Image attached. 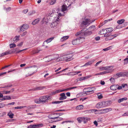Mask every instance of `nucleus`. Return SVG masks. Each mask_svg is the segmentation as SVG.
Returning <instances> with one entry per match:
<instances>
[{
	"mask_svg": "<svg viewBox=\"0 0 128 128\" xmlns=\"http://www.w3.org/2000/svg\"><path fill=\"white\" fill-rule=\"evenodd\" d=\"M64 55V60L66 62L69 61L73 59V58H72L73 55L72 54H70Z\"/></svg>",
	"mask_w": 128,
	"mask_h": 128,
	"instance_id": "7",
	"label": "nucleus"
},
{
	"mask_svg": "<svg viewBox=\"0 0 128 128\" xmlns=\"http://www.w3.org/2000/svg\"><path fill=\"white\" fill-rule=\"evenodd\" d=\"M93 88H87L85 89L86 90L85 93L87 94H92L94 92Z\"/></svg>",
	"mask_w": 128,
	"mask_h": 128,
	"instance_id": "9",
	"label": "nucleus"
},
{
	"mask_svg": "<svg viewBox=\"0 0 128 128\" xmlns=\"http://www.w3.org/2000/svg\"><path fill=\"white\" fill-rule=\"evenodd\" d=\"M43 88V87L41 86L38 87L33 89L32 90H41Z\"/></svg>",
	"mask_w": 128,
	"mask_h": 128,
	"instance_id": "37",
	"label": "nucleus"
},
{
	"mask_svg": "<svg viewBox=\"0 0 128 128\" xmlns=\"http://www.w3.org/2000/svg\"><path fill=\"white\" fill-rule=\"evenodd\" d=\"M97 95L98 99H101L102 98V96L100 94H97Z\"/></svg>",
	"mask_w": 128,
	"mask_h": 128,
	"instance_id": "51",
	"label": "nucleus"
},
{
	"mask_svg": "<svg viewBox=\"0 0 128 128\" xmlns=\"http://www.w3.org/2000/svg\"><path fill=\"white\" fill-rule=\"evenodd\" d=\"M62 10L60 12L61 13L59 12V8H56L55 9L56 11L57 12L58 17L61 16H64V14L65 13V11H66L67 10V6L66 5H63L62 6Z\"/></svg>",
	"mask_w": 128,
	"mask_h": 128,
	"instance_id": "2",
	"label": "nucleus"
},
{
	"mask_svg": "<svg viewBox=\"0 0 128 128\" xmlns=\"http://www.w3.org/2000/svg\"><path fill=\"white\" fill-rule=\"evenodd\" d=\"M122 88H125V90H128V85L127 84H123L122 85Z\"/></svg>",
	"mask_w": 128,
	"mask_h": 128,
	"instance_id": "29",
	"label": "nucleus"
},
{
	"mask_svg": "<svg viewBox=\"0 0 128 128\" xmlns=\"http://www.w3.org/2000/svg\"><path fill=\"white\" fill-rule=\"evenodd\" d=\"M20 36L19 35L16 36L13 38V40L14 42H16L18 41L19 40Z\"/></svg>",
	"mask_w": 128,
	"mask_h": 128,
	"instance_id": "26",
	"label": "nucleus"
},
{
	"mask_svg": "<svg viewBox=\"0 0 128 128\" xmlns=\"http://www.w3.org/2000/svg\"><path fill=\"white\" fill-rule=\"evenodd\" d=\"M112 110V108H108L104 109L102 110L101 111L102 112L101 113H105L111 111Z\"/></svg>",
	"mask_w": 128,
	"mask_h": 128,
	"instance_id": "13",
	"label": "nucleus"
},
{
	"mask_svg": "<svg viewBox=\"0 0 128 128\" xmlns=\"http://www.w3.org/2000/svg\"><path fill=\"white\" fill-rule=\"evenodd\" d=\"M102 103L103 107L109 105L110 102L108 101L102 102Z\"/></svg>",
	"mask_w": 128,
	"mask_h": 128,
	"instance_id": "21",
	"label": "nucleus"
},
{
	"mask_svg": "<svg viewBox=\"0 0 128 128\" xmlns=\"http://www.w3.org/2000/svg\"><path fill=\"white\" fill-rule=\"evenodd\" d=\"M40 20V18L35 19L32 22V24L34 25L37 24L39 22Z\"/></svg>",
	"mask_w": 128,
	"mask_h": 128,
	"instance_id": "19",
	"label": "nucleus"
},
{
	"mask_svg": "<svg viewBox=\"0 0 128 128\" xmlns=\"http://www.w3.org/2000/svg\"><path fill=\"white\" fill-rule=\"evenodd\" d=\"M10 91L8 90H4L2 92L3 94H7L10 93Z\"/></svg>",
	"mask_w": 128,
	"mask_h": 128,
	"instance_id": "48",
	"label": "nucleus"
},
{
	"mask_svg": "<svg viewBox=\"0 0 128 128\" xmlns=\"http://www.w3.org/2000/svg\"><path fill=\"white\" fill-rule=\"evenodd\" d=\"M50 98V96L46 95L41 96L40 98L38 100L42 103H44Z\"/></svg>",
	"mask_w": 128,
	"mask_h": 128,
	"instance_id": "5",
	"label": "nucleus"
},
{
	"mask_svg": "<svg viewBox=\"0 0 128 128\" xmlns=\"http://www.w3.org/2000/svg\"><path fill=\"white\" fill-rule=\"evenodd\" d=\"M27 33V32L26 31H25L21 35L22 36H25L26 34Z\"/></svg>",
	"mask_w": 128,
	"mask_h": 128,
	"instance_id": "60",
	"label": "nucleus"
},
{
	"mask_svg": "<svg viewBox=\"0 0 128 128\" xmlns=\"http://www.w3.org/2000/svg\"><path fill=\"white\" fill-rule=\"evenodd\" d=\"M96 59H94L91 60L89 61L86 63L83 66H86L90 65L92 64L96 60Z\"/></svg>",
	"mask_w": 128,
	"mask_h": 128,
	"instance_id": "16",
	"label": "nucleus"
},
{
	"mask_svg": "<svg viewBox=\"0 0 128 128\" xmlns=\"http://www.w3.org/2000/svg\"><path fill=\"white\" fill-rule=\"evenodd\" d=\"M76 87H71L69 88H67L63 90H56L55 91H54L53 92H52V95H54V94H56L58 93L59 92H64V91H66L68 90H71L72 89H73L74 88H76Z\"/></svg>",
	"mask_w": 128,
	"mask_h": 128,
	"instance_id": "6",
	"label": "nucleus"
},
{
	"mask_svg": "<svg viewBox=\"0 0 128 128\" xmlns=\"http://www.w3.org/2000/svg\"><path fill=\"white\" fill-rule=\"evenodd\" d=\"M64 60V55L62 56H60L57 58L56 60V61L60 62Z\"/></svg>",
	"mask_w": 128,
	"mask_h": 128,
	"instance_id": "22",
	"label": "nucleus"
},
{
	"mask_svg": "<svg viewBox=\"0 0 128 128\" xmlns=\"http://www.w3.org/2000/svg\"><path fill=\"white\" fill-rule=\"evenodd\" d=\"M36 13V11L34 10H32L29 12L28 13V14L29 16L32 15Z\"/></svg>",
	"mask_w": 128,
	"mask_h": 128,
	"instance_id": "44",
	"label": "nucleus"
},
{
	"mask_svg": "<svg viewBox=\"0 0 128 128\" xmlns=\"http://www.w3.org/2000/svg\"><path fill=\"white\" fill-rule=\"evenodd\" d=\"M117 86H118V85H112L110 86V88L112 90H116L117 89Z\"/></svg>",
	"mask_w": 128,
	"mask_h": 128,
	"instance_id": "30",
	"label": "nucleus"
},
{
	"mask_svg": "<svg viewBox=\"0 0 128 128\" xmlns=\"http://www.w3.org/2000/svg\"><path fill=\"white\" fill-rule=\"evenodd\" d=\"M97 108H100L103 107L102 102H100L97 103L96 106Z\"/></svg>",
	"mask_w": 128,
	"mask_h": 128,
	"instance_id": "20",
	"label": "nucleus"
},
{
	"mask_svg": "<svg viewBox=\"0 0 128 128\" xmlns=\"http://www.w3.org/2000/svg\"><path fill=\"white\" fill-rule=\"evenodd\" d=\"M56 118L57 119V120L55 121L56 122V121H59L62 120L63 119L62 118H58V117Z\"/></svg>",
	"mask_w": 128,
	"mask_h": 128,
	"instance_id": "62",
	"label": "nucleus"
},
{
	"mask_svg": "<svg viewBox=\"0 0 128 128\" xmlns=\"http://www.w3.org/2000/svg\"><path fill=\"white\" fill-rule=\"evenodd\" d=\"M125 72H120L117 73L116 74V75L118 77L122 76L124 77L125 76Z\"/></svg>",
	"mask_w": 128,
	"mask_h": 128,
	"instance_id": "17",
	"label": "nucleus"
},
{
	"mask_svg": "<svg viewBox=\"0 0 128 128\" xmlns=\"http://www.w3.org/2000/svg\"><path fill=\"white\" fill-rule=\"evenodd\" d=\"M128 24V22H125L122 25V26H120V25H118L116 27V29H119L123 27L124 26H126L127 24Z\"/></svg>",
	"mask_w": 128,
	"mask_h": 128,
	"instance_id": "24",
	"label": "nucleus"
},
{
	"mask_svg": "<svg viewBox=\"0 0 128 128\" xmlns=\"http://www.w3.org/2000/svg\"><path fill=\"white\" fill-rule=\"evenodd\" d=\"M124 65H126L128 63V58H127L124 60Z\"/></svg>",
	"mask_w": 128,
	"mask_h": 128,
	"instance_id": "47",
	"label": "nucleus"
},
{
	"mask_svg": "<svg viewBox=\"0 0 128 128\" xmlns=\"http://www.w3.org/2000/svg\"><path fill=\"white\" fill-rule=\"evenodd\" d=\"M98 110H97L92 109L90 110H87L85 111V112H86L91 113L93 112H96Z\"/></svg>",
	"mask_w": 128,
	"mask_h": 128,
	"instance_id": "36",
	"label": "nucleus"
},
{
	"mask_svg": "<svg viewBox=\"0 0 128 128\" xmlns=\"http://www.w3.org/2000/svg\"><path fill=\"white\" fill-rule=\"evenodd\" d=\"M54 37H52L51 38H50L47 40H45L44 41L43 44V46H44V43L45 42H46L47 44L48 43L50 42L51 41L54 39Z\"/></svg>",
	"mask_w": 128,
	"mask_h": 128,
	"instance_id": "25",
	"label": "nucleus"
},
{
	"mask_svg": "<svg viewBox=\"0 0 128 128\" xmlns=\"http://www.w3.org/2000/svg\"><path fill=\"white\" fill-rule=\"evenodd\" d=\"M84 30H82L81 31L78 32L76 34V36H85L90 35L92 33L91 31H86L84 32Z\"/></svg>",
	"mask_w": 128,
	"mask_h": 128,
	"instance_id": "4",
	"label": "nucleus"
},
{
	"mask_svg": "<svg viewBox=\"0 0 128 128\" xmlns=\"http://www.w3.org/2000/svg\"><path fill=\"white\" fill-rule=\"evenodd\" d=\"M105 29H102L100 31L99 34L102 35L106 34V32H105Z\"/></svg>",
	"mask_w": 128,
	"mask_h": 128,
	"instance_id": "43",
	"label": "nucleus"
},
{
	"mask_svg": "<svg viewBox=\"0 0 128 128\" xmlns=\"http://www.w3.org/2000/svg\"><path fill=\"white\" fill-rule=\"evenodd\" d=\"M68 38L69 36H64L61 38L60 40L62 42H63L68 39Z\"/></svg>",
	"mask_w": 128,
	"mask_h": 128,
	"instance_id": "33",
	"label": "nucleus"
},
{
	"mask_svg": "<svg viewBox=\"0 0 128 128\" xmlns=\"http://www.w3.org/2000/svg\"><path fill=\"white\" fill-rule=\"evenodd\" d=\"M14 115V114L10 110L9 111L8 114V116L10 118H13Z\"/></svg>",
	"mask_w": 128,
	"mask_h": 128,
	"instance_id": "31",
	"label": "nucleus"
},
{
	"mask_svg": "<svg viewBox=\"0 0 128 128\" xmlns=\"http://www.w3.org/2000/svg\"><path fill=\"white\" fill-rule=\"evenodd\" d=\"M60 97L59 99L60 100H62L66 99V96L65 94L64 93H62L60 94Z\"/></svg>",
	"mask_w": 128,
	"mask_h": 128,
	"instance_id": "18",
	"label": "nucleus"
},
{
	"mask_svg": "<svg viewBox=\"0 0 128 128\" xmlns=\"http://www.w3.org/2000/svg\"><path fill=\"white\" fill-rule=\"evenodd\" d=\"M59 17H58L56 18H55L54 21L52 23L50 26L52 28H54L57 26L58 24L59 21L60 20Z\"/></svg>",
	"mask_w": 128,
	"mask_h": 128,
	"instance_id": "8",
	"label": "nucleus"
},
{
	"mask_svg": "<svg viewBox=\"0 0 128 128\" xmlns=\"http://www.w3.org/2000/svg\"><path fill=\"white\" fill-rule=\"evenodd\" d=\"M29 27L28 25L27 24H24L21 26L20 30L21 31H24L27 29Z\"/></svg>",
	"mask_w": 128,
	"mask_h": 128,
	"instance_id": "11",
	"label": "nucleus"
},
{
	"mask_svg": "<svg viewBox=\"0 0 128 128\" xmlns=\"http://www.w3.org/2000/svg\"><path fill=\"white\" fill-rule=\"evenodd\" d=\"M36 128H39L42 127L43 126V124H40L37 125H35Z\"/></svg>",
	"mask_w": 128,
	"mask_h": 128,
	"instance_id": "49",
	"label": "nucleus"
},
{
	"mask_svg": "<svg viewBox=\"0 0 128 128\" xmlns=\"http://www.w3.org/2000/svg\"><path fill=\"white\" fill-rule=\"evenodd\" d=\"M28 9H25L23 10L22 12L26 14L28 12Z\"/></svg>",
	"mask_w": 128,
	"mask_h": 128,
	"instance_id": "63",
	"label": "nucleus"
},
{
	"mask_svg": "<svg viewBox=\"0 0 128 128\" xmlns=\"http://www.w3.org/2000/svg\"><path fill=\"white\" fill-rule=\"evenodd\" d=\"M104 24H105V23H104V22H103L101 23L99 25V28L101 27L103 25H104Z\"/></svg>",
	"mask_w": 128,
	"mask_h": 128,
	"instance_id": "64",
	"label": "nucleus"
},
{
	"mask_svg": "<svg viewBox=\"0 0 128 128\" xmlns=\"http://www.w3.org/2000/svg\"><path fill=\"white\" fill-rule=\"evenodd\" d=\"M106 30V32H110L112 31L113 30V29L112 28H110L105 29Z\"/></svg>",
	"mask_w": 128,
	"mask_h": 128,
	"instance_id": "34",
	"label": "nucleus"
},
{
	"mask_svg": "<svg viewBox=\"0 0 128 128\" xmlns=\"http://www.w3.org/2000/svg\"><path fill=\"white\" fill-rule=\"evenodd\" d=\"M26 106H17L16 107L14 108L16 109H21L22 108L26 107Z\"/></svg>",
	"mask_w": 128,
	"mask_h": 128,
	"instance_id": "56",
	"label": "nucleus"
},
{
	"mask_svg": "<svg viewBox=\"0 0 128 128\" xmlns=\"http://www.w3.org/2000/svg\"><path fill=\"white\" fill-rule=\"evenodd\" d=\"M58 114L57 113H54L49 114L48 116L49 118L51 119H56L58 117L57 116Z\"/></svg>",
	"mask_w": 128,
	"mask_h": 128,
	"instance_id": "12",
	"label": "nucleus"
},
{
	"mask_svg": "<svg viewBox=\"0 0 128 128\" xmlns=\"http://www.w3.org/2000/svg\"><path fill=\"white\" fill-rule=\"evenodd\" d=\"M127 100L126 98H120L118 100V103H120L124 100Z\"/></svg>",
	"mask_w": 128,
	"mask_h": 128,
	"instance_id": "40",
	"label": "nucleus"
},
{
	"mask_svg": "<svg viewBox=\"0 0 128 128\" xmlns=\"http://www.w3.org/2000/svg\"><path fill=\"white\" fill-rule=\"evenodd\" d=\"M111 47H112V46H110L108 48H106L103 49V50H104V51L108 50H110V49H111Z\"/></svg>",
	"mask_w": 128,
	"mask_h": 128,
	"instance_id": "57",
	"label": "nucleus"
},
{
	"mask_svg": "<svg viewBox=\"0 0 128 128\" xmlns=\"http://www.w3.org/2000/svg\"><path fill=\"white\" fill-rule=\"evenodd\" d=\"M122 116H128V111L126 112L122 115Z\"/></svg>",
	"mask_w": 128,
	"mask_h": 128,
	"instance_id": "58",
	"label": "nucleus"
},
{
	"mask_svg": "<svg viewBox=\"0 0 128 128\" xmlns=\"http://www.w3.org/2000/svg\"><path fill=\"white\" fill-rule=\"evenodd\" d=\"M80 37L78 38H79L80 40L79 44L82 42H83L84 41L85 39V38L83 36H80Z\"/></svg>",
	"mask_w": 128,
	"mask_h": 128,
	"instance_id": "28",
	"label": "nucleus"
},
{
	"mask_svg": "<svg viewBox=\"0 0 128 128\" xmlns=\"http://www.w3.org/2000/svg\"><path fill=\"white\" fill-rule=\"evenodd\" d=\"M56 2V0H52L50 2V3L51 5L53 4H55Z\"/></svg>",
	"mask_w": 128,
	"mask_h": 128,
	"instance_id": "50",
	"label": "nucleus"
},
{
	"mask_svg": "<svg viewBox=\"0 0 128 128\" xmlns=\"http://www.w3.org/2000/svg\"><path fill=\"white\" fill-rule=\"evenodd\" d=\"M83 106L82 105H79L76 107V109L77 110H81L83 108Z\"/></svg>",
	"mask_w": 128,
	"mask_h": 128,
	"instance_id": "32",
	"label": "nucleus"
},
{
	"mask_svg": "<svg viewBox=\"0 0 128 128\" xmlns=\"http://www.w3.org/2000/svg\"><path fill=\"white\" fill-rule=\"evenodd\" d=\"M42 50L41 49H38L37 48L36 50H35L33 51V53L34 54H36L38 53L40 51H42Z\"/></svg>",
	"mask_w": 128,
	"mask_h": 128,
	"instance_id": "42",
	"label": "nucleus"
},
{
	"mask_svg": "<svg viewBox=\"0 0 128 128\" xmlns=\"http://www.w3.org/2000/svg\"><path fill=\"white\" fill-rule=\"evenodd\" d=\"M80 39L79 38H77L74 40H73L72 41V43L73 45H76L79 44Z\"/></svg>",
	"mask_w": 128,
	"mask_h": 128,
	"instance_id": "15",
	"label": "nucleus"
},
{
	"mask_svg": "<svg viewBox=\"0 0 128 128\" xmlns=\"http://www.w3.org/2000/svg\"><path fill=\"white\" fill-rule=\"evenodd\" d=\"M95 20H91L90 18L85 17L84 19H83L82 21L80 24V26H86Z\"/></svg>",
	"mask_w": 128,
	"mask_h": 128,
	"instance_id": "1",
	"label": "nucleus"
},
{
	"mask_svg": "<svg viewBox=\"0 0 128 128\" xmlns=\"http://www.w3.org/2000/svg\"><path fill=\"white\" fill-rule=\"evenodd\" d=\"M114 70L113 68H111L108 70H106L105 71L103 72V74L108 73L112 72Z\"/></svg>",
	"mask_w": 128,
	"mask_h": 128,
	"instance_id": "23",
	"label": "nucleus"
},
{
	"mask_svg": "<svg viewBox=\"0 0 128 128\" xmlns=\"http://www.w3.org/2000/svg\"><path fill=\"white\" fill-rule=\"evenodd\" d=\"M6 10L7 12L10 11L11 10V8L10 7H8L6 8Z\"/></svg>",
	"mask_w": 128,
	"mask_h": 128,
	"instance_id": "61",
	"label": "nucleus"
},
{
	"mask_svg": "<svg viewBox=\"0 0 128 128\" xmlns=\"http://www.w3.org/2000/svg\"><path fill=\"white\" fill-rule=\"evenodd\" d=\"M112 20V18H110V19L108 20H105L104 21V23H105V24L106 23H107L108 22L110 21L111 20Z\"/></svg>",
	"mask_w": 128,
	"mask_h": 128,
	"instance_id": "59",
	"label": "nucleus"
},
{
	"mask_svg": "<svg viewBox=\"0 0 128 128\" xmlns=\"http://www.w3.org/2000/svg\"><path fill=\"white\" fill-rule=\"evenodd\" d=\"M58 57V54H55L47 56L45 59L46 60V62H48L51 61L55 60H56H56L57 59V58Z\"/></svg>",
	"mask_w": 128,
	"mask_h": 128,
	"instance_id": "3",
	"label": "nucleus"
},
{
	"mask_svg": "<svg viewBox=\"0 0 128 128\" xmlns=\"http://www.w3.org/2000/svg\"><path fill=\"white\" fill-rule=\"evenodd\" d=\"M84 80V77H81L79 78H78L77 79V80L78 81H81L82 80Z\"/></svg>",
	"mask_w": 128,
	"mask_h": 128,
	"instance_id": "52",
	"label": "nucleus"
},
{
	"mask_svg": "<svg viewBox=\"0 0 128 128\" xmlns=\"http://www.w3.org/2000/svg\"><path fill=\"white\" fill-rule=\"evenodd\" d=\"M113 68L114 66H109L102 67L100 68V69L101 70H106L111 68Z\"/></svg>",
	"mask_w": 128,
	"mask_h": 128,
	"instance_id": "14",
	"label": "nucleus"
},
{
	"mask_svg": "<svg viewBox=\"0 0 128 128\" xmlns=\"http://www.w3.org/2000/svg\"><path fill=\"white\" fill-rule=\"evenodd\" d=\"M10 48H12L15 47L16 46V44L14 43H12L10 44L9 45Z\"/></svg>",
	"mask_w": 128,
	"mask_h": 128,
	"instance_id": "46",
	"label": "nucleus"
},
{
	"mask_svg": "<svg viewBox=\"0 0 128 128\" xmlns=\"http://www.w3.org/2000/svg\"><path fill=\"white\" fill-rule=\"evenodd\" d=\"M88 118H85L84 117H79L77 119V120L79 123H80L83 120L86 119L87 120Z\"/></svg>",
	"mask_w": 128,
	"mask_h": 128,
	"instance_id": "27",
	"label": "nucleus"
},
{
	"mask_svg": "<svg viewBox=\"0 0 128 128\" xmlns=\"http://www.w3.org/2000/svg\"><path fill=\"white\" fill-rule=\"evenodd\" d=\"M27 128H36L35 125H33L28 126Z\"/></svg>",
	"mask_w": 128,
	"mask_h": 128,
	"instance_id": "53",
	"label": "nucleus"
},
{
	"mask_svg": "<svg viewBox=\"0 0 128 128\" xmlns=\"http://www.w3.org/2000/svg\"><path fill=\"white\" fill-rule=\"evenodd\" d=\"M96 28L95 26L93 25L90 26L88 28L89 30H90V31H91L92 32V31L94 30Z\"/></svg>",
	"mask_w": 128,
	"mask_h": 128,
	"instance_id": "41",
	"label": "nucleus"
},
{
	"mask_svg": "<svg viewBox=\"0 0 128 128\" xmlns=\"http://www.w3.org/2000/svg\"><path fill=\"white\" fill-rule=\"evenodd\" d=\"M48 22V20L47 18H44L43 19L42 21V22L43 23H47Z\"/></svg>",
	"mask_w": 128,
	"mask_h": 128,
	"instance_id": "35",
	"label": "nucleus"
},
{
	"mask_svg": "<svg viewBox=\"0 0 128 128\" xmlns=\"http://www.w3.org/2000/svg\"><path fill=\"white\" fill-rule=\"evenodd\" d=\"M16 51V49L15 48L11 50H8L5 52H4V56L6 55L9 54H11L14 53Z\"/></svg>",
	"mask_w": 128,
	"mask_h": 128,
	"instance_id": "10",
	"label": "nucleus"
},
{
	"mask_svg": "<svg viewBox=\"0 0 128 128\" xmlns=\"http://www.w3.org/2000/svg\"><path fill=\"white\" fill-rule=\"evenodd\" d=\"M110 80L112 83L113 84L114 83V78H112L110 79Z\"/></svg>",
	"mask_w": 128,
	"mask_h": 128,
	"instance_id": "55",
	"label": "nucleus"
},
{
	"mask_svg": "<svg viewBox=\"0 0 128 128\" xmlns=\"http://www.w3.org/2000/svg\"><path fill=\"white\" fill-rule=\"evenodd\" d=\"M11 99V98L10 96H4L3 97L2 100H10Z\"/></svg>",
	"mask_w": 128,
	"mask_h": 128,
	"instance_id": "39",
	"label": "nucleus"
},
{
	"mask_svg": "<svg viewBox=\"0 0 128 128\" xmlns=\"http://www.w3.org/2000/svg\"><path fill=\"white\" fill-rule=\"evenodd\" d=\"M112 39V37L111 36H109L108 37H106L105 38V40H106L107 41L108 40H110Z\"/></svg>",
	"mask_w": 128,
	"mask_h": 128,
	"instance_id": "45",
	"label": "nucleus"
},
{
	"mask_svg": "<svg viewBox=\"0 0 128 128\" xmlns=\"http://www.w3.org/2000/svg\"><path fill=\"white\" fill-rule=\"evenodd\" d=\"M124 20L122 19L118 20L117 21V23L119 24H122L124 22Z\"/></svg>",
	"mask_w": 128,
	"mask_h": 128,
	"instance_id": "38",
	"label": "nucleus"
},
{
	"mask_svg": "<svg viewBox=\"0 0 128 128\" xmlns=\"http://www.w3.org/2000/svg\"><path fill=\"white\" fill-rule=\"evenodd\" d=\"M92 76L91 75H88V76H86L84 77V80L87 79L88 78L91 77Z\"/></svg>",
	"mask_w": 128,
	"mask_h": 128,
	"instance_id": "54",
	"label": "nucleus"
}]
</instances>
